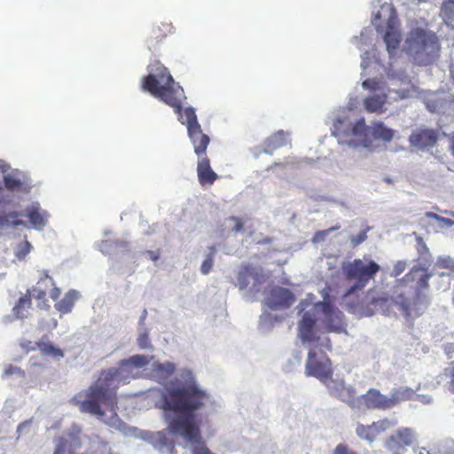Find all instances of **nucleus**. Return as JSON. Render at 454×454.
Listing matches in <instances>:
<instances>
[{
    "instance_id": "49530a36",
    "label": "nucleus",
    "mask_w": 454,
    "mask_h": 454,
    "mask_svg": "<svg viewBox=\"0 0 454 454\" xmlns=\"http://www.w3.org/2000/svg\"><path fill=\"white\" fill-rule=\"evenodd\" d=\"M333 454H356V453L350 450L346 445L339 444L335 448Z\"/></svg>"
},
{
    "instance_id": "f8f14e48",
    "label": "nucleus",
    "mask_w": 454,
    "mask_h": 454,
    "mask_svg": "<svg viewBox=\"0 0 454 454\" xmlns=\"http://www.w3.org/2000/svg\"><path fill=\"white\" fill-rule=\"evenodd\" d=\"M295 301L294 293L288 288L275 286L271 287L265 297V305L273 310L289 309Z\"/></svg>"
},
{
    "instance_id": "72a5a7b5",
    "label": "nucleus",
    "mask_w": 454,
    "mask_h": 454,
    "mask_svg": "<svg viewBox=\"0 0 454 454\" xmlns=\"http://www.w3.org/2000/svg\"><path fill=\"white\" fill-rule=\"evenodd\" d=\"M435 266L440 269L449 270L450 273H454V259L450 256L439 257Z\"/></svg>"
},
{
    "instance_id": "a19ab883",
    "label": "nucleus",
    "mask_w": 454,
    "mask_h": 454,
    "mask_svg": "<svg viewBox=\"0 0 454 454\" xmlns=\"http://www.w3.org/2000/svg\"><path fill=\"white\" fill-rule=\"evenodd\" d=\"M362 85L364 89L370 90H377L380 88V82L376 79H366Z\"/></svg>"
},
{
    "instance_id": "b1692460",
    "label": "nucleus",
    "mask_w": 454,
    "mask_h": 454,
    "mask_svg": "<svg viewBox=\"0 0 454 454\" xmlns=\"http://www.w3.org/2000/svg\"><path fill=\"white\" fill-rule=\"evenodd\" d=\"M35 345L43 356H48L58 359L64 356V352L60 348L55 347L51 341H49L46 336L40 340L35 341Z\"/></svg>"
},
{
    "instance_id": "6ab92c4d",
    "label": "nucleus",
    "mask_w": 454,
    "mask_h": 454,
    "mask_svg": "<svg viewBox=\"0 0 454 454\" xmlns=\"http://www.w3.org/2000/svg\"><path fill=\"white\" fill-rule=\"evenodd\" d=\"M3 180L8 191L28 192L30 190L29 184L21 177V173L18 169L4 175Z\"/></svg>"
},
{
    "instance_id": "bf43d9fd",
    "label": "nucleus",
    "mask_w": 454,
    "mask_h": 454,
    "mask_svg": "<svg viewBox=\"0 0 454 454\" xmlns=\"http://www.w3.org/2000/svg\"><path fill=\"white\" fill-rule=\"evenodd\" d=\"M452 349V346H449L445 348V352L447 355H449V353L450 352V350Z\"/></svg>"
},
{
    "instance_id": "09e8293b",
    "label": "nucleus",
    "mask_w": 454,
    "mask_h": 454,
    "mask_svg": "<svg viewBox=\"0 0 454 454\" xmlns=\"http://www.w3.org/2000/svg\"><path fill=\"white\" fill-rule=\"evenodd\" d=\"M21 373L22 375H24V372H22L20 368L16 367V366H13V365H8L5 370H4V375L5 376H10V375H12L14 373Z\"/></svg>"
},
{
    "instance_id": "58836bf2",
    "label": "nucleus",
    "mask_w": 454,
    "mask_h": 454,
    "mask_svg": "<svg viewBox=\"0 0 454 454\" xmlns=\"http://www.w3.org/2000/svg\"><path fill=\"white\" fill-rule=\"evenodd\" d=\"M406 267H407L406 262H404V261H397L394 264V267H393V270H392L390 275L392 277L396 278V277L401 275L405 270Z\"/></svg>"
},
{
    "instance_id": "9d476101",
    "label": "nucleus",
    "mask_w": 454,
    "mask_h": 454,
    "mask_svg": "<svg viewBox=\"0 0 454 454\" xmlns=\"http://www.w3.org/2000/svg\"><path fill=\"white\" fill-rule=\"evenodd\" d=\"M410 49L412 50L420 64H427L438 54L440 50L436 35L423 29L411 32L408 39Z\"/></svg>"
},
{
    "instance_id": "864d4df0",
    "label": "nucleus",
    "mask_w": 454,
    "mask_h": 454,
    "mask_svg": "<svg viewBox=\"0 0 454 454\" xmlns=\"http://www.w3.org/2000/svg\"><path fill=\"white\" fill-rule=\"evenodd\" d=\"M8 168V166L5 164L4 160H0V171L5 172Z\"/></svg>"
},
{
    "instance_id": "79ce46f5",
    "label": "nucleus",
    "mask_w": 454,
    "mask_h": 454,
    "mask_svg": "<svg viewBox=\"0 0 454 454\" xmlns=\"http://www.w3.org/2000/svg\"><path fill=\"white\" fill-rule=\"evenodd\" d=\"M454 5V0H444L442 3L441 11L442 12L447 16L450 17V13L452 12V7Z\"/></svg>"
},
{
    "instance_id": "5fc2aeb1",
    "label": "nucleus",
    "mask_w": 454,
    "mask_h": 454,
    "mask_svg": "<svg viewBox=\"0 0 454 454\" xmlns=\"http://www.w3.org/2000/svg\"><path fill=\"white\" fill-rule=\"evenodd\" d=\"M285 166H286V164H285V163H277V162H275V163H273V164H272V165L268 168V170H270V169H274V168H277V167L284 168Z\"/></svg>"
},
{
    "instance_id": "6e6d98bb",
    "label": "nucleus",
    "mask_w": 454,
    "mask_h": 454,
    "mask_svg": "<svg viewBox=\"0 0 454 454\" xmlns=\"http://www.w3.org/2000/svg\"><path fill=\"white\" fill-rule=\"evenodd\" d=\"M147 253L150 254L151 259L153 261H156L159 258V255L155 254L154 252L148 251Z\"/></svg>"
},
{
    "instance_id": "de8ad7c7",
    "label": "nucleus",
    "mask_w": 454,
    "mask_h": 454,
    "mask_svg": "<svg viewBox=\"0 0 454 454\" xmlns=\"http://www.w3.org/2000/svg\"><path fill=\"white\" fill-rule=\"evenodd\" d=\"M447 375L450 379V389L452 393H454V362L451 363V366L449 369V372L447 373Z\"/></svg>"
},
{
    "instance_id": "f3484780",
    "label": "nucleus",
    "mask_w": 454,
    "mask_h": 454,
    "mask_svg": "<svg viewBox=\"0 0 454 454\" xmlns=\"http://www.w3.org/2000/svg\"><path fill=\"white\" fill-rule=\"evenodd\" d=\"M198 180L204 185H212L218 178V175L212 169L210 160L207 155L199 157L197 165Z\"/></svg>"
},
{
    "instance_id": "473e14b6",
    "label": "nucleus",
    "mask_w": 454,
    "mask_h": 454,
    "mask_svg": "<svg viewBox=\"0 0 454 454\" xmlns=\"http://www.w3.org/2000/svg\"><path fill=\"white\" fill-rule=\"evenodd\" d=\"M209 249L210 253L207 255L206 259L203 261L200 267V271L203 275L208 274L212 270L214 264V255L215 253V247H210Z\"/></svg>"
},
{
    "instance_id": "20e7f679",
    "label": "nucleus",
    "mask_w": 454,
    "mask_h": 454,
    "mask_svg": "<svg viewBox=\"0 0 454 454\" xmlns=\"http://www.w3.org/2000/svg\"><path fill=\"white\" fill-rule=\"evenodd\" d=\"M114 389V370L102 372L98 379L89 388L78 392L71 400L80 411L98 418L106 414L111 403Z\"/></svg>"
},
{
    "instance_id": "4c0bfd02",
    "label": "nucleus",
    "mask_w": 454,
    "mask_h": 454,
    "mask_svg": "<svg viewBox=\"0 0 454 454\" xmlns=\"http://www.w3.org/2000/svg\"><path fill=\"white\" fill-rule=\"evenodd\" d=\"M372 425L374 430L376 431L375 433L378 436L380 433L385 432L387 429H388L390 427L391 422L387 419H380L376 422H373Z\"/></svg>"
},
{
    "instance_id": "ea45409f",
    "label": "nucleus",
    "mask_w": 454,
    "mask_h": 454,
    "mask_svg": "<svg viewBox=\"0 0 454 454\" xmlns=\"http://www.w3.org/2000/svg\"><path fill=\"white\" fill-rule=\"evenodd\" d=\"M368 230L369 229H365V230L360 231L357 235L352 236L350 238L351 244L354 247H357L358 245L363 243L367 239Z\"/></svg>"
},
{
    "instance_id": "3c124183",
    "label": "nucleus",
    "mask_w": 454,
    "mask_h": 454,
    "mask_svg": "<svg viewBox=\"0 0 454 454\" xmlns=\"http://www.w3.org/2000/svg\"><path fill=\"white\" fill-rule=\"evenodd\" d=\"M59 444L56 446V449L53 454H65L66 452V442L63 440L64 438H60Z\"/></svg>"
},
{
    "instance_id": "c03bdc74",
    "label": "nucleus",
    "mask_w": 454,
    "mask_h": 454,
    "mask_svg": "<svg viewBox=\"0 0 454 454\" xmlns=\"http://www.w3.org/2000/svg\"><path fill=\"white\" fill-rule=\"evenodd\" d=\"M19 214L17 212H10L6 215H0V226H4L9 223V219L17 218Z\"/></svg>"
},
{
    "instance_id": "a878e982",
    "label": "nucleus",
    "mask_w": 454,
    "mask_h": 454,
    "mask_svg": "<svg viewBox=\"0 0 454 454\" xmlns=\"http://www.w3.org/2000/svg\"><path fill=\"white\" fill-rule=\"evenodd\" d=\"M415 395V391L411 387H400L398 389H395L389 396V400L392 403L391 408L402 402L412 400Z\"/></svg>"
},
{
    "instance_id": "e2e57ef3",
    "label": "nucleus",
    "mask_w": 454,
    "mask_h": 454,
    "mask_svg": "<svg viewBox=\"0 0 454 454\" xmlns=\"http://www.w3.org/2000/svg\"><path fill=\"white\" fill-rule=\"evenodd\" d=\"M410 308H411V317H412L413 316L412 309H411V306H410ZM414 316H417V313H414Z\"/></svg>"
},
{
    "instance_id": "2eb2a0df",
    "label": "nucleus",
    "mask_w": 454,
    "mask_h": 454,
    "mask_svg": "<svg viewBox=\"0 0 454 454\" xmlns=\"http://www.w3.org/2000/svg\"><path fill=\"white\" fill-rule=\"evenodd\" d=\"M439 140V132L434 129L420 128L413 130L409 137L410 144L421 150L434 147Z\"/></svg>"
},
{
    "instance_id": "c756f323",
    "label": "nucleus",
    "mask_w": 454,
    "mask_h": 454,
    "mask_svg": "<svg viewBox=\"0 0 454 454\" xmlns=\"http://www.w3.org/2000/svg\"><path fill=\"white\" fill-rule=\"evenodd\" d=\"M176 370L175 364L170 362L156 363L153 364V371L161 378L167 379L171 376Z\"/></svg>"
},
{
    "instance_id": "c9c22d12",
    "label": "nucleus",
    "mask_w": 454,
    "mask_h": 454,
    "mask_svg": "<svg viewBox=\"0 0 454 454\" xmlns=\"http://www.w3.org/2000/svg\"><path fill=\"white\" fill-rule=\"evenodd\" d=\"M30 249V243L27 240H25L18 246L15 255L20 260L24 259L29 254Z\"/></svg>"
},
{
    "instance_id": "0eeeda50",
    "label": "nucleus",
    "mask_w": 454,
    "mask_h": 454,
    "mask_svg": "<svg viewBox=\"0 0 454 454\" xmlns=\"http://www.w3.org/2000/svg\"><path fill=\"white\" fill-rule=\"evenodd\" d=\"M322 347L325 348L327 350H331V340L326 338L325 344H317L309 348L305 365V373L308 376H312L321 381H325L332 379L333 372L332 362Z\"/></svg>"
},
{
    "instance_id": "dca6fc26",
    "label": "nucleus",
    "mask_w": 454,
    "mask_h": 454,
    "mask_svg": "<svg viewBox=\"0 0 454 454\" xmlns=\"http://www.w3.org/2000/svg\"><path fill=\"white\" fill-rule=\"evenodd\" d=\"M388 53L391 55L399 48L401 43V33L396 25L395 17H390L387 23V30L383 36Z\"/></svg>"
},
{
    "instance_id": "7ed1b4c3",
    "label": "nucleus",
    "mask_w": 454,
    "mask_h": 454,
    "mask_svg": "<svg viewBox=\"0 0 454 454\" xmlns=\"http://www.w3.org/2000/svg\"><path fill=\"white\" fill-rule=\"evenodd\" d=\"M322 312L320 323L327 333H340L345 332V319L343 313L330 301L316 302L313 310L303 313L298 322V337L302 343H317L320 337L317 334V312Z\"/></svg>"
},
{
    "instance_id": "4468645a",
    "label": "nucleus",
    "mask_w": 454,
    "mask_h": 454,
    "mask_svg": "<svg viewBox=\"0 0 454 454\" xmlns=\"http://www.w3.org/2000/svg\"><path fill=\"white\" fill-rule=\"evenodd\" d=\"M60 289L56 286L53 278L47 270H43L41 276L32 289V295L35 300L46 301V295L49 294L53 301H57L60 296Z\"/></svg>"
},
{
    "instance_id": "603ef678",
    "label": "nucleus",
    "mask_w": 454,
    "mask_h": 454,
    "mask_svg": "<svg viewBox=\"0 0 454 454\" xmlns=\"http://www.w3.org/2000/svg\"><path fill=\"white\" fill-rule=\"evenodd\" d=\"M22 347L23 348H25L27 352L29 351H34L35 349H38L36 345H35V342H32V341H27L24 344H22Z\"/></svg>"
},
{
    "instance_id": "13d9d810",
    "label": "nucleus",
    "mask_w": 454,
    "mask_h": 454,
    "mask_svg": "<svg viewBox=\"0 0 454 454\" xmlns=\"http://www.w3.org/2000/svg\"><path fill=\"white\" fill-rule=\"evenodd\" d=\"M401 97H402L403 98L409 97V91L403 92V93H402V95H401Z\"/></svg>"
},
{
    "instance_id": "4d7b16f0",
    "label": "nucleus",
    "mask_w": 454,
    "mask_h": 454,
    "mask_svg": "<svg viewBox=\"0 0 454 454\" xmlns=\"http://www.w3.org/2000/svg\"><path fill=\"white\" fill-rule=\"evenodd\" d=\"M12 223V225H14V226H18V225H21V224H23V221H21V220H13V221H12V223Z\"/></svg>"
},
{
    "instance_id": "aec40b11",
    "label": "nucleus",
    "mask_w": 454,
    "mask_h": 454,
    "mask_svg": "<svg viewBox=\"0 0 454 454\" xmlns=\"http://www.w3.org/2000/svg\"><path fill=\"white\" fill-rule=\"evenodd\" d=\"M288 135L284 130H278L267 137L263 144V152L267 154H272L277 149L288 144Z\"/></svg>"
},
{
    "instance_id": "f257e3e1",
    "label": "nucleus",
    "mask_w": 454,
    "mask_h": 454,
    "mask_svg": "<svg viewBox=\"0 0 454 454\" xmlns=\"http://www.w3.org/2000/svg\"><path fill=\"white\" fill-rule=\"evenodd\" d=\"M208 399V394L194 381L168 387L163 395V409L178 414L169 420L168 429L194 444L192 454H214L201 442L200 427L194 419V413L205 407Z\"/></svg>"
},
{
    "instance_id": "f704fd0d",
    "label": "nucleus",
    "mask_w": 454,
    "mask_h": 454,
    "mask_svg": "<svg viewBox=\"0 0 454 454\" xmlns=\"http://www.w3.org/2000/svg\"><path fill=\"white\" fill-rule=\"evenodd\" d=\"M425 216L429 219H434L438 221L442 226L451 227L454 224V221L449 218L442 217L433 212H426Z\"/></svg>"
},
{
    "instance_id": "a211bd4d",
    "label": "nucleus",
    "mask_w": 454,
    "mask_h": 454,
    "mask_svg": "<svg viewBox=\"0 0 454 454\" xmlns=\"http://www.w3.org/2000/svg\"><path fill=\"white\" fill-rule=\"evenodd\" d=\"M173 27L169 22L155 23L151 27L147 43L149 49L155 48L160 43L162 42L169 34L172 33Z\"/></svg>"
},
{
    "instance_id": "412c9836",
    "label": "nucleus",
    "mask_w": 454,
    "mask_h": 454,
    "mask_svg": "<svg viewBox=\"0 0 454 454\" xmlns=\"http://www.w3.org/2000/svg\"><path fill=\"white\" fill-rule=\"evenodd\" d=\"M26 216L35 229L42 230L47 223L49 214L43 210L39 205H32L27 207Z\"/></svg>"
},
{
    "instance_id": "cd10ccee",
    "label": "nucleus",
    "mask_w": 454,
    "mask_h": 454,
    "mask_svg": "<svg viewBox=\"0 0 454 454\" xmlns=\"http://www.w3.org/2000/svg\"><path fill=\"white\" fill-rule=\"evenodd\" d=\"M157 446L159 450L166 454H176L175 442L167 437L164 432L158 433Z\"/></svg>"
},
{
    "instance_id": "2f4dec72",
    "label": "nucleus",
    "mask_w": 454,
    "mask_h": 454,
    "mask_svg": "<svg viewBox=\"0 0 454 454\" xmlns=\"http://www.w3.org/2000/svg\"><path fill=\"white\" fill-rule=\"evenodd\" d=\"M417 251L419 254V260L422 261L425 264L430 263L432 256L429 248L421 237L417 238Z\"/></svg>"
},
{
    "instance_id": "c85d7f7f",
    "label": "nucleus",
    "mask_w": 454,
    "mask_h": 454,
    "mask_svg": "<svg viewBox=\"0 0 454 454\" xmlns=\"http://www.w3.org/2000/svg\"><path fill=\"white\" fill-rule=\"evenodd\" d=\"M31 294L27 292L25 295L21 296L17 304L14 306L13 310L18 317L23 318L26 317L25 312L31 308Z\"/></svg>"
},
{
    "instance_id": "e433bc0d",
    "label": "nucleus",
    "mask_w": 454,
    "mask_h": 454,
    "mask_svg": "<svg viewBox=\"0 0 454 454\" xmlns=\"http://www.w3.org/2000/svg\"><path fill=\"white\" fill-rule=\"evenodd\" d=\"M340 228V225H335V226H333L331 228H328L326 230H323V231H316L315 234H314V237L312 239V241L314 243H317V242H320V241H323L325 237L332 231H337Z\"/></svg>"
},
{
    "instance_id": "393cba45",
    "label": "nucleus",
    "mask_w": 454,
    "mask_h": 454,
    "mask_svg": "<svg viewBox=\"0 0 454 454\" xmlns=\"http://www.w3.org/2000/svg\"><path fill=\"white\" fill-rule=\"evenodd\" d=\"M78 298V293L74 290L68 291L64 297L55 303V309L61 314L71 312L75 301Z\"/></svg>"
},
{
    "instance_id": "1a4fd4ad",
    "label": "nucleus",
    "mask_w": 454,
    "mask_h": 454,
    "mask_svg": "<svg viewBox=\"0 0 454 454\" xmlns=\"http://www.w3.org/2000/svg\"><path fill=\"white\" fill-rule=\"evenodd\" d=\"M338 397L348 403L352 408L359 407L358 403L368 410H388L391 409L389 397L381 394L378 389L370 388L364 395L356 398V391L352 387H341Z\"/></svg>"
},
{
    "instance_id": "423d86ee",
    "label": "nucleus",
    "mask_w": 454,
    "mask_h": 454,
    "mask_svg": "<svg viewBox=\"0 0 454 454\" xmlns=\"http://www.w3.org/2000/svg\"><path fill=\"white\" fill-rule=\"evenodd\" d=\"M341 270L346 280L355 281V284L343 295V300L347 302L352 301L351 297L356 290L363 289L374 278L380 267L374 261H370L365 264L361 259H355L352 262L343 263Z\"/></svg>"
},
{
    "instance_id": "f03ea898",
    "label": "nucleus",
    "mask_w": 454,
    "mask_h": 454,
    "mask_svg": "<svg viewBox=\"0 0 454 454\" xmlns=\"http://www.w3.org/2000/svg\"><path fill=\"white\" fill-rule=\"evenodd\" d=\"M142 87L174 109L178 121L186 125L188 137L198 157L205 156L210 137L202 131L192 107L183 109L185 99L183 88L174 81L168 69L159 61L149 67V74L143 78Z\"/></svg>"
},
{
    "instance_id": "9b49d317",
    "label": "nucleus",
    "mask_w": 454,
    "mask_h": 454,
    "mask_svg": "<svg viewBox=\"0 0 454 454\" xmlns=\"http://www.w3.org/2000/svg\"><path fill=\"white\" fill-rule=\"evenodd\" d=\"M432 274L428 272L427 267L419 264L414 265L402 278H399L396 283L397 286H410L414 289L418 299L420 294L429 287V279Z\"/></svg>"
},
{
    "instance_id": "ddd939ff",
    "label": "nucleus",
    "mask_w": 454,
    "mask_h": 454,
    "mask_svg": "<svg viewBox=\"0 0 454 454\" xmlns=\"http://www.w3.org/2000/svg\"><path fill=\"white\" fill-rule=\"evenodd\" d=\"M148 363V356L144 355L132 356L129 359L121 361L118 368H115V380L124 383L129 379H134L137 371Z\"/></svg>"
},
{
    "instance_id": "4be33fe9",
    "label": "nucleus",
    "mask_w": 454,
    "mask_h": 454,
    "mask_svg": "<svg viewBox=\"0 0 454 454\" xmlns=\"http://www.w3.org/2000/svg\"><path fill=\"white\" fill-rule=\"evenodd\" d=\"M413 439V431L411 428L404 427L398 429L394 434L390 435L388 442L403 447L411 445Z\"/></svg>"
},
{
    "instance_id": "a18cd8bd",
    "label": "nucleus",
    "mask_w": 454,
    "mask_h": 454,
    "mask_svg": "<svg viewBox=\"0 0 454 454\" xmlns=\"http://www.w3.org/2000/svg\"><path fill=\"white\" fill-rule=\"evenodd\" d=\"M230 221L234 223V226L232 227V231L235 232L241 231L244 228V223L242 220L237 216H231L229 218Z\"/></svg>"
},
{
    "instance_id": "5701e85b",
    "label": "nucleus",
    "mask_w": 454,
    "mask_h": 454,
    "mask_svg": "<svg viewBox=\"0 0 454 454\" xmlns=\"http://www.w3.org/2000/svg\"><path fill=\"white\" fill-rule=\"evenodd\" d=\"M387 101L385 93L376 94L367 97L364 101V108L370 113H382L383 106Z\"/></svg>"
},
{
    "instance_id": "052dcab7",
    "label": "nucleus",
    "mask_w": 454,
    "mask_h": 454,
    "mask_svg": "<svg viewBox=\"0 0 454 454\" xmlns=\"http://www.w3.org/2000/svg\"><path fill=\"white\" fill-rule=\"evenodd\" d=\"M2 190H3V188H2V186L0 185V192H2ZM3 202H4V198H0V203H3Z\"/></svg>"
},
{
    "instance_id": "8fccbe9b",
    "label": "nucleus",
    "mask_w": 454,
    "mask_h": 454,
    "mask_svg": "<svg viewBox=\"0 0 454 454\" xmlns=\"http://www.w3.org/2000/svg\"><path fill=\"white\" fill-rule=\"evenodd\" d=\"M137 342L139 343L141 348H148L149 343H150L148 335L146 333L141 334L137 339Z\"/></svg>"
},
{
    "instance_id": "37998d69",
    "label": "nucleus",
    "mask_w": 454,
    "mask_h": 454,
    "mask_svg": "<svg viewBox=\"0 0 454 454\" xmlns=\"http://www.w3.org/2000/svg\"><path fill=\"white\" fill-rule=\"evenodd\" d=\"M98 248L103 254H111L113 249V244L110 240H102L98 244Z\"/></svg>"
},
{
    "instance_id": "bb28decb",
    "label": "nucleus",
    "mask_w": 454,
    "mask_h": 454,
    "mask_svg": "<svg viewBox=\"0 0 454 454\" xmlns=\"http://www.w3.org/2000/svg\"><path fill=\"white\" fill-rule=\"evenodd\" d=\"M249 278L258 279V273L250 265L242 266L238 273V286L239 289L243 290L248 286Z\"/></svg>"
},
{
    "instance_id": "680f3d73",
    "label": "nucleus",
    "mask_w": 454,
    "mask_h": 454,
    "mask_svg": "<svg viewBox=\"0 0 454 454\" xmlns=\"http://www.w3.org/2000/svg\"><path fill=\"white\" fill-rule=\"evenodd\" d=\"M451 149H452V152H453V154H454V138H453V141H452Z\"/></svg>"
},
{
    "instance_id": "6e6552de",
    "label": "nucleus",
    "mask_w": 454,
    "mask_h": 454,
    "mask_svg": "<svg viewBox=\"0 0 454 454\" xmlns=\"http://www.w3.org/2000/svg\"><path fill=\"white\" fill-rule=\"evenodd\" d=\"M395 131L387 128L382 121H375L367 126L364 118L357 120L352 127V135L358 138L360 145L365 148L373 147L375 140L389 143L395 137Z\"/></svg>"
},
{
    "instance_id": "39448f33",
    "label": "nucleus",
    "mask_w": 454,
    "mask_h": 454,
    "mask_svg": "<svg viewBox=\"0 0 454 454\" xmlns=\"http://www.w3.org/2000/svg\"><path fill=\"white\" fill-rule=\"evenodd\" d=\"M395 305H398L405 317L411 316L409 299L403 295L395 298L379 287L370 288L362 298L348 301L346 304L350 313L360 317H371L379 310L387 313Z\"/></svg>"
},
{
    "instance_id": "7c9ffc66",
    "label": "nucleus",
    "mask_w": 454,
    "mask_h": 454,
    "mask_svg": "<svg viewBox=\"0 0 454 454\" xmlns=\"http://www.w3.org/2000/svg\"><path fill=\"white\" fill-rule=\"evenodd\" d=\"M372 425L364 426V425H358L356 428V433L359 436V438L368 441V442H373L377 434L375 433Z\"/></svg>"
}]
</instances>
